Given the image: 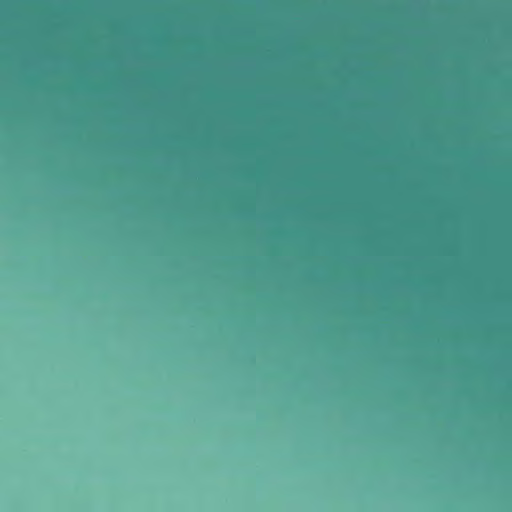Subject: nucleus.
Here are the masks:
<instances>
[{"label":"nucleus","mask_w":512,"mask_h":512,"mask_svg":"<svg viewBox=\"0 0 512 512\" xmlns=\"http://www.w3.org/2000/svg\"><path fill=\"white\" fill-rule=\"evenodd\" d=\"M25 4V118L26 133L29 137V121L32 115V0Z\"/></svg>","instance_id":"f257e3e1"}]
</instances>
